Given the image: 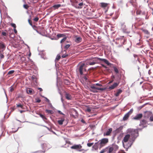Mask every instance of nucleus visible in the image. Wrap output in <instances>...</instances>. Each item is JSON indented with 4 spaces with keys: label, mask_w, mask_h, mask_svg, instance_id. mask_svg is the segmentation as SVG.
<instances>
[{
    "label": "nucleus",
    "mask_w": 153,
    "mask_h": 153,
    "mask_svg": "<svg viewBox=\"0 0 153 153\" xmlns=\"http://www.w3.org/2000/svg\"><path fill=\"white\" fill-rule=\"evenodd\" d=\"M119 82L118 83H114L112 85L109 87L108 89L110 90H112L114 89L115 88L117 87L119 85Z\"/></svg>",
    "instance_id": "obj_13"
},
{
    "label": "nucleus",
    "mask_w": 153,
    "mask_h": 153,
    "mask_svg": "<svg viewBox=\"0 0 153 153\" xmlns=\"http://www.w3.org/2000/svg\"><path fill=\"white\" fill-rule=\"evenodd\" d=\"M14 90V88L13 87V85H12L11 87L9 88V91L11 92H12Z\"/></svg>",
    "instance_id": "obj_35"
},
{
    "label": "nucleus",
    "mask_w": 153,
    "mask_h": 153,
    "mask_svg": "<svg viewBox=\"0 0 153 153\" xmlns=\"http://www.w3.org/2000/svg\"><path fill=\"white\" fill-rule=\"evenodd\" d=\"M127 132L128 134H138V129H134L132 128L128 129Z\"/></svg>",
    "instance_id": "obj_5"
},
{
    "label": "nucleus",
    "mask_w": 153,
    "mask_h": 153,
    "mask_svg": "<svg viewBox=\"0 0 153 153\" xmlns=\"http://www.w3.org/2000/svg\"><path fill=\"white\" fill-rule=\"evenodd\" d=\"M39 20V18L38 17H36L34 19V20L35 22H37Z\"/></svg>",
    "instance_id": "obj_49"
},
{
    "label": "nucleus",
    "mask_w": 153,
    "mask_h": 153,
    "mask_svg": "<svg viewBox=\"0 0 153 153\" xmlns=\"http://www.w3.org/2000/svg\"><path fill=\"white\" fill-rule=\"evenodd\" d=\"M95 85L96 86H102V85L101 84L98 83L95 84Z\"/></svg>",
    "instance_id": "obj_55"
},
{
    "label": "nucleus",
    "mask_w": 153,
    "mask_h": 153,
    "mask_svg": "<svg viewBox=\"0 0 153 153\" xmlns=\"http://www.w3.org/2000/svg\"><path fill=\"white\" fill-rule=\"evenodd\" d=\"M4 31H2L1 33V34L2 36H6L7 35H8V34L7 33V30H5Z\"/></svg>",
    "instance_id": "obj_23"
},
{
    "label": "nucleus",
    "mask_w": 153,
    "mask_h": 153,
    "mask_svg": "<svg viewBox=\"0 0 153 153\" xmlns=\"http://www.w3.org/2000/svg\"><path fill=\"white\" fill-rule=\"evenodd\" d=\"M93 60L95 62L96 64L100 63L101 62H103L107 64L108 65H109L111 64L109 62L108 60L100 58L98 57H95L94 58Z\"/></svg>",
    "instance_id": "obj_2"
},
{
    "label": "nucleus",
    "mask_w": 153,
    "mask_h": 153,
    "mask_svg": "<svg viewBox=\"0 0 153 153\" xmlns=\"http://www.w3.org/2000/svg\"><path fill=\"white\" fill-rule=\"evenodd\" d=\"M42 57L44 59H47V58L46 57H44V56H42Z\"/></svg>",
    "instance_id": "obj_64"
},
{
    "label": "nucleus",
    "mask_w": 153,
    "mask_h": 153,
    "mask_svg": "<svg viewBox=\"0 0 153 153\" xmlns=\"http://www.w3.org/2000/svg\"><path fill=\"white\" fill-rule=\"evenodd\" d=\"M150 120L151 121H153V115L150 117Z\"/></svg>",
    "instance_id": "obj_52"
},
{
    "label": "nucleus",
    "mask_w": 153,
    "mask_h": 153,
    "mask_svg": "<svg viewBox=\"0 0 153 153\" xmlns=\"http://www.w3.org/2000/svg\"><path fill=\"white\" fill-rule=\"evenodd\" d=\"M23 7L25 9H27L29 8V6L27 4H24L23 5Z\"/></svg>",
    "instance_id": "obj_32"
},
{
    "label": "nucleus",
    "mask_w": 153,
    "mask_h": 153,
    "mask_svg": "<svg viewBox=\"0 0 153 153\" xmlns=\"http://www.w3.org/2000/svg\"><path fill=\"white\" fill-rule=\"evenodd\" d=\"M65 97L68 100H70L71 99V95L68 93H66L65 94Z\"/></svg>",
    "instance_id": "obj_22"
},
{
    "label": "nucleus",
    "mask_w": 153,
    "mask_h": 153,
    "mask_svg": "<svg viewBox=\"0 0 153 153\" xmlns=\"http://www.w3.org/2000/svg\"><path fill=\"white\" fill-rule=\"evenodd\" d=\"M18 130V129L15 130V131H13V130H12V131H11V132L13 133H14L16 131H17V130Z\"/></svg>",
    "instance_id": "obj_63"
},
{
    "label": "nucleus",
    "mask_w": 153,
    "mask_h": 153,
    "mask_svg": "<svg viewBox=\"0 0 153 153\" xmlns=\"http://www.w3.org/2000/svg\"><path fill=\"white\" fill-rule=\"evenodd\" d=\"M86 111L88 112H90L91 111V110L89 108H88L86 109Z\"/></svg>",
    "instance_id": "obj_58"
},
{
    "label": "nucleus",
    "mask_w": 153,
    "mask_h": 153,
    "mask_svg": "<svg viewBox=\"0 0 153 153\" xmlns=\"http://www.w3.org/2000/svg\"><path fill=\"white\" fill-rule=\"evenodd\" d=\"M28 21L30 25L31 26H32L33 24L32 22L30 19H28Z\"/></svg>",
    "instance_id": "obj_54"
},
{
    "label": "nucleus",
    "mask_w": 153,
    "mask_h": 153,
    "mask_svg": "<svg viewBox=\"0 0 153 153\" xmlns=\"http://www.w3.org/2000/svg\"><path fill=\"white\" fill-rule=\"evenodd\" d=\"M53 113H54L53 111L48 110V113H50L51 114H53Z\"/></svg>",
    "instance_id": "obj_51"
},
{
    "label": "nucleus",
    "mask_w": 153,
    "mask_h": 153,
    "mask_svg": "<svg viewBox=\"0 0 153 153\" xmlns=\"http://www.w3.org/2000/svg\"><path fill=\"white\" fill-rule=\"evenodd\" d=\"M122 92V91L120 89H118L117 93H116L115 95L116 97H118L119 95Z\"/></svg>",
    "instance_id": "obj_20"
},
{
    "label": "nucleus",
    "mask_w": 153,
    "mask_h": 153,
    "mask_svg": "<svg viewBox=\"0 0 153 153\" xmlns=\"http://www.w3.org/2000/svg\"><path fill=\"white\" fill-rule=\"evenodd\" d=\"M94 11L95 10H94L93 9H90L89 10L88 9L87 11V12H88V13L87 14L89 16H91L92 15H93V12H94Z\"/></svg>",
    "instance_id": "obj_16"
},
{
    "label": "nucleus",
    "mask_w": 153,
    "mask_h": 153,
    "mask_svg": "<svg viewBox=\"0 0 153 153\" xmlns=\"http://www.w3.org/2000/svg\"><path fill=\"white\" fill-rule=\"evenodd\" d=\"M61 6V5L60 4L55 5L51 7L49 9H48V12L49 11V10H51V11L50 12H51V11L57 9Z\"/></svg>",
    "instance_id": "obj_7"
},
{
    "label": "nucleus",
    "mask_w": 153,
    "mask_h": 153,
    "mask_svg": "<svg viewBox=\"0 0 153 153\" xmlns=\"http://www.w3.org/2000/svg\"><path fill=\"white\" fill-rule=\"evenodd\" d=\"M68 56V54H66V55L63 54L62 56V57L63 58H64Z\"/></svg>",
    "instance_id": "obj_47"
},
{
    "label": "nucleus",
    "mask_w": 153,
    "mask_h": 153,
    "mask_svg": "<svg viewBox=\"0 0 153 153\" xmlns=\"http://www.w3.org/2000/svg\"><path fill=\"white\" fill-rule=\"evenodd\" d=\"M71 1L72 5L74 7L76 5H77V4L80 2L79 1H78L77 0H71Z\"/></svg>",
    "instance_id": "obj_15"
},
{
    "label": "nucleus",
    "mask_w": 153,
    "mask_h": 153,
    "mask_svg": "<svg viewBox=\"0 0 153 153\" xmlns=\"http://www.w3.org/2000/svg\"><path fill=\"white\" fill-rule=\"evenodd\" d=\"M67 39V38L66 37H64L63 39H62L61 41H60V43H61L65 41L66 40V39Z\"/></svg>",
    "instance_id": "obj_36"
},
{
    "label": "nucleus",
    "mask_w": 153,
    "mask_h": 153,
    "mask_svg": "<svg viewBox=\"0 0 153 153\" xmlns=\"http://www.w3.org/2000/svg\"><path fill=\"white\" fill-rule=\"evenodd\" d=\"M40 116L41 118H42L43 120H44V121L46 122L45 120H47V118L44 115L42 114H40Z\"/></svg>",
    "instance_id": "obj_24"
},
{
    "label": "nucleus",
    "mask_w": 153,
    "mask_h": 153,
    "mask_svg": "<svg viewBox=\"0 0 153 153\" xmlns=\"http://www.w3.org/2000/svg\"><path fill=\"white\" fill-rule=\"evenodd\" d=\"M141 123L142 124V123H143V124H146V121L145 120H142V121H141Z\"/></svg>",
    "instance_id": "obj_50"
},
{
    "label": "nucleus",
    "mask_w": 153,
    "mask_h": 153,
    "mask_svg": "<svg viewBox=\"0 0 153 153\" xmlns=\"http://www.w3.org/2000/svg\"><path fill=\"white\" fill-rule=\"evenodd\" d=\"M85 65V64L84 63H82L81 64V65H80L79 67V71L80 74L81 75H82L83 74L82 70L83 69V68L84 66Z\"/></svg>",
    "instance_id": "obj_11"
},
{
    "label": "nucleus",
    "mask_w": 153,
    "mask_h": 153,
    "mask_svg": "<svg viewBox=\"0 0 153 153\" xmlns=\"http://www.w3.org/2000/svg\"><path fill=\"white\" fill-rule=\"evenodd\" d=\"M65 120L64 116L62 117L60 120H58V123L59 124L61 125L63 124V122Z\"/></svg>",
    "instance_id": "obj_17"
},
{
    "label": "nucleus",
    "mask_w": 153,
    "mask_h": 153,
    "mask_svg": "<svg viewBox=\"0 0 153 153\" xmlns=\"http://www.w3.org/2000/svg\"><path fill=\"white\" fill-rule=\"evenodd\" d=\"M40 95L42 97H44L45 99H46V101H48V99L47 98V97H45L44 96H42V95H41V94H40Z\"/></svg>",
    "instance_id": "obj_59"
},
{
    "label": "nucleus",
    "mask_w": 153,
    "mask_h": 153,
    "mask_svg": "<svg viewBox=\"0 0 153 153\" xmlns=\"http://www.w3.org/2000/svg\"><path fill=\"white\" fill-rule=\"evenodd\" d=\"M81 121L83 123L86 124V122H85V121L84 120L82 119L81 120Z\"/></svg>",
    "instance_id": "obj_60"
},
{
    "label": "nucleus",
    "mask_w": 153,
    "mask_h": 153,
    "mask_svg": "<svg viewBox=\"0 0 153 153\" xmlns=\"http://www.w3.org/2000/svg\"><path fill=\"white\" fill-rule=\"evenodd\" d=\"M10 25L11 26L14 28H16V26L15 24L11 23Z\"/></svg>",
    "instance_id": "obj_39"
},
{
    "label": "nucleus",
    "mask_w": 153,
    "mask_h": 153,
    "mask_svg": "<svg viewBox=\"0 0 153 153\" xmlns=\"http://www.w3.org/2000/svg\"><path fill=\"white\" fill-rule=\"evenodd\" d=\"M114 71L117 73H118L119 72L118 69L116 67H113Z\"/></svg>",
    "instance_id": "obj_30"
},
{
    "label": "nucleus",
    "mask_w": 153,
    "mask_h": 153,
    "mask_svg": "<svg viewBox=\"0 0 153 153\" xmlns=\"http://www.w3.org/2000/svg\"><path fill=\"white\" fill-rule=\"evenodd\" d=\"M93 148L95 149H97L98 148V145L97 143H96L93 146Z\"/></svg>",
    "instance_id": "obj_26"
},
{
    "label": "nucleus",
    "mask_w": 153,
    "mask_h": 153,
    "mask_svg": "<svg viewBox=\"0 0 153 153\" xmlns=\"http://www.w3.org/2000/svg\"><path fill=\"white\" fill-rule=\"evenodd\" d=\"M143 116V115L142 114H140L137 115L135 117H134V119L135 120H139Z\"/></svg>",
    "instance_id": "obj_14"
},
{
    "label": "nucleus",
    "mask_w": 153,
    "mask_h": 153,
    "mask_svg": "<svg viewBox=\"0 0 153 153\" xmlns=\"http://www.w3.org/2000/svg\"><path fill=\"white\" fill-rule=\"evenodd\" d=\"M123 128V126H120L116 130L115 133H120V134H123V133H122V130Z\"/></svg>",
    "instance_id": "obj_10"
},
{
    "label": "nucleus",
    "mask_w": 153,
    "mask_h": 153,
    "mask_svg": "<svg viewBox=\"0 0 153 153\" xmlns=\"http://www.w3.org/2000/svg\"><path fill=\"white\" fill-rule=\"evenodd\" d=\"M95 64H96V63L94 62V60H93V62H90L89 63V64L90 65H94Z\"/></svg>",
    "instance_id": "obj_43"
},
{
    "label": "nucleus",
    "mask_w": 153,
    "mask_h": 153,
    "mask_svg": "<svg viewBox=\"0 0 153 153\" xmlns=\"http://www.w3.org/2000/svg\"><path fill=\"white\" fill-rule=\"evenodd\" d=\"M38 89L40 91H42V89L41 88H38Z\"/></svg>",
    "instance_id": "obj_61"
},
{
    "label": "nucleus",
    "mask_w": 153,
    "mask_h": 153,
    "mask_svg": "<svg viewBox=\"0 0 153 153\" xmlns=\"http://www.w3.org/2000/svg\"><path fill=\"white\" fill-rule=\"evenodd\" d=\"M96 86V85L95 84H92L91 85L90 87V90L91 91L94 93H97L98 92L97 90L101 91H103L104 90V89L103 88L97 87Z\"/></svg>",
    "instance_id": "obj_3"
},
{
    "label": "nucleus",
    "mask_w": 153,
    "mask_h": 153,
    "mask_svg": "<svg viewBox=\"0 0 153 153\" xmlns=\"http://www.w3.org/2000/svg\"><path fill=\"white\" fill-rule=\"evenodd\" d=\"M71 148L72 149H80L82 148V146L80 145H75L71 147Z\"/></svg>",
    "instance_id": "obj_9"
},
{
    "label": "nucleus",
    "mask_w": 153,
    "mask_h": 153,
    "mask_svg": "<svg viewBox=\"0 0 153 153\" xmlns=\"http://www.w3.org/2000/svg\"><path fill=\"white\" fill-rule=\"evenodd\" d=\"M83 79L85 81H87L88 80V78L86 76H84L83 77Z\"/></svg>",
    "instance_id": "obj_48"
},
{
    "label": "nucleus",
    "mask_w": 153,
    "mask_h": 153,
    "mask_svg": "<svg viewBox=\"0 0 153 153\" xmlns=\"http://www.w3.org/2000/svg\"><path fill=\"white\" fill-rule=\"evenodd\" d=\"M37 78H35V79H34V80L33 79L32 81H33V82H35V83L36 84H37Z\"/></svg>",
    "instance_id": "obj_56"
},
{
    "label": "nucleus",
    "mask_w": 153,
    "mask_h": 153,
    "mask_svg": "<svg viewBox=\"0 0 153 153\" xmlns=\"http://www.w3.org/2000/svg\"><path fill=\"white\" fill-rule=\"evenodd\" d=\"M107 149V148H106V149L102 150L100 152V153H104L106 151Z\"/></svg>",
    "instance_id": "obj_44"
},
{
    "label": "nucleus",
    "mask_w": 153,
    "mask_h": 153,
    "mask_svg": "<svg viewBox=\"0 0 153 153\" xmlns=\"http://www.w3.org/2000/svg\"><path fill=\"white\" fill-rule=\"evenodd\" d=\"M37 78V77L35 75H33L31 76V79H32V80L33 79L34 80V79H35V78Z\"/></svg>",
    "instance_id": "obj_41"
},
{
    "label": "nucleus",
    "mask_w": 153,
    "mask_h": 153,
    "mask_svg": "<svg viewBox=\"0 0 153 153\" xmlns=\"http://www.w3.org/2000/svg\"><path fill=\"white\" fill-rule=\"evenodd\" d=\"M65 83L67 85H69L70 84V82L68 81V80H65Z\"/></svg>",
    "instance_id": "obj_46"
},
{
    "label": "nucleus",
    "mask_w": 153,
    "mask_h": 153,
    "mask_svg": "<svg viewBox=\"0 0 153 153\" xmlns=\"http://www.w3.org/2000/svg\"><path fill=\"white\" fill-rule=\"evenodd\" d=\"M82 41V38L80 37H79L78 36H76L75 37V42L77 43L81 42Z\"/></svg>",
    "instance_id": "obj_12"
},
{
    "label": "nucleus",
    "mask_w": 153,
    "mask_h": 153,
    "mask_svg": "<svg viewBox=\"0 0 153 153\" xmlns=\"http://www.w3.org/2000/svg\"><path fill=\"white\" fill-rule=\"evenodd\" d=\"M13 30H14V32L15 33H17V30H16V28H14L13 29Z\"/></svg>",
    "instance_id": "obj_62"
},
{
    "label": "nucleus",
    "mask_w": 153,
    "mask_h": 153,
    "mask_svg": "<svg viewBox=\"0 0 153 153\" xmlns=\"http://www.w3.org/2000/svg\"><path fill=\"white\" fill-rule=\"evenodd\" d=\"M28 62H30L31 64H33V61L31 59H30L29 57H28Z\"/></svg>",
    "instance_id": "obj_37"
},
{
    "label": "nucleus",
    "mask_w": 153,
    "mask_h": 153,
    "mask_svg": "<svg viewBox=\"0 0 153 153\" xmlns=\"http://www.w3.org/2000/svg\"><path fill=\"white\" fill-rule=\"evenodd\" d=\"M114 150V148L112 147H110L109 148L108 150V153H111Z\"/></svg>",
    "instance_id": "obj_28"
},
{
    "label": "nucleus",
    "mask_w": 153,
    "mask_h": 153,
    "mask_svg": "<svg viewBox=\"0 0 153 153\" xmlns=\"http://www.w3.org/2000/svg\"><path fill=\"white\" fill-rule=\"evenodd\" d=\"M36 102L38 103H40L41 101V100L39 98H37L36 99Z\"/></svg>",
    "instance_id": "obj_40"
},
{
    "label": "nucleus",
    "mask_w": 153,
    "mask_h": 153,
    "mask_svg": "<svg viewBox=\"0 0 153 153\" xmlns=\"http://www.w3.org/2000/svg\"><path fill=\"white\" fill-rule=\"evenodd\" d=\"M15 71L14 70H11L9 71L7 73V75H10L14 73Z\"/></svg>",
    "instance_id": "obj_34"
},
{
    "label": "nucleus",
    "mask_w": 153,
    "mask_h": 153,
    "mask_svg": "<svg viewBox=\"0 0 153 153\" xmlns=\"http://www.w3.org/2000/svg\"><path fill=\"white\" fill-rule=\"evenodd\" d=\"M133 111V110L131 109L130 111L127 113L123 117V120H127L129 116L132 113Z\"/></svg>",
    "instance_id": "obj_6"
},
{
    "label": "nucleus",
    "mask_w": 153,
    "mask_h": 153,
    "mask_svg": "<svg viewBox=\"0 0 153 153\" xmlns=\"http://www.w3.org/2000/svg\"><path fill=\"white\" fill-rule=\"evenodd\" d=\"M64 35L63 34H58L57 35V36L58 38H59L64 36Z\"/></svg>",
    "instance_id": "obj_29"
},
{
    "label": "nucleus",
    "mask_w": 153,
    "mask_h": 153,
    "mask_svg": "<svg viewBox=\"0 0 153 153\" xmlns=\"http://www.w3.org/2000/svg\"><path fill=\"white\" fill-rule=\"evenodd\" d=\"M100 4L101 7L102 8H105L108 5V4L105 3H101Z\"/></svg>",
    "instance_id": "obj_21"
},
{
    "label": "nucleus",
    "mask_w": 153,
    "mask_h": 153,
    "mask_svg": "<svg viewBox=\"0 0 153 153\" xmlns=\"http://www.w3.org/2000/svg\"><path fill=\"white\" fill-rule=\"evenodd\" d=\"M48 108L49 107H51V108H54L53 107V106H52V105L49 102V101L48 100Z\"/></svg>",
    "instance_id": "obj_45"
},
{
    "label": "nucleus",
    "mask_w": 153,
    "mask_h": 153,
    "mask_svg": "<svg viewBox=\"0 0 153 153\" xmlns=\"http://www.w3.org/2000/svg\"><path fill=\"white\" fill-rule=\"evenodd\" d=\"M5 46L4 44L2 43H0V48L2 49L5 48Z\"/></svg>",
    "instance_id": "obj_25"
},
{
    "label": "nucleus",
    "mask_w": 153,
    "mask_h": 153,
    "mask_svg": "<svg viewBox=\"0 0 153 153\" xmlns=\"http://www.w3.org/2000/svg\"><path fill=\"white\" fill-rule=\"evenodd\" d=\"M41 146L42 149L44 150V151H42L41 150H39L37 151H36L35 152H32V153H44L45 152V148L46 146V144L45 143H42L41 144Z\"/></svg>",
    "instance_id": "obj_4"
},
{
    "label": "nucleus",
    "mask_w": 153,
    "mask_h": 153,
    "mask_svg": "<svg viewBox=\"0 0 153 153\" xmlns=\"http://www.w3.org/2000/svg\"><path fill=\"white\" fill-rule=\"evenodd\" d=\"M141 12V11L138 10L136 12V14L137 15H140V14Z\"/></svg>",
    "instance_id": "obj_53"
},
{
    "label": "nucleus",
    "mask_w": 153,
    "mask_h": 153,
    "mask_svg": "<svg viewBox=\"0 0 153 153\" xmlns=\"http://www.w3.org/2000/svg\"><path fill=\"white\" fill-rule=\"evenodd\" d=\"M83 3L82 2L79 3L77 5H76L75 6L76 8H82L81 6L83 5Z\"/></svg>",
    "instance_id": "obj_18"
},
{
    "label": "nucleus",
    "mask_w": 153,
    "mask_h": 153,
    "mask_svg": "<svg viewBox=\"0 0 153 153\" xmlns=\"http://www.w3.org/2000/svg\"><path fill=\"white\" fill-rule=\"evenodd\" d=\"M60 58H61L60 56V55L58 54L57 55L56 57V60L57 61H58L60 59Z\"/></svg>",
    "instance_id": "obj_33"
},
{
    "label": "nucleus",
    "mask_w": 153,
    "mask_h": 153,
    "mask_svg": "<svg viewBox=\"0 0 153 153\" xmlns=\"http://www.w3.org/2000/svg\"><path fill=\"white\" fill-rule=\"evenodd\" d=\"M94 143H87V146L88 147H91V146H92L93 144Z\"/></svg>",
    "instance_id": "obj_38"
},
{
    "label": "nucleus",
    "mask_w": 153,
    "mask_h": 153,
    "mask_svg": "<svg viewBox=\"0 0 153 153\" xmlns=\"http://www.w3.org/2000/svg\"><path fill=\"white\" fill-rule=\"evenodd\" d=\"M16 105L17 107H20L22 109H23V105H21L20 103L17 104H16Z\"/></svg>",
    "instance_id": "obj_27"
},
{
    "label": "nucleus",
    "mask_w": 153,
    "mask_h": 153,
    "mask_svg": "<svg viewBox=\"0 0 153 153\" xmlns=\"http://www.w3.org/2000/svg\"><path fill=\"white\" fill-rule=\"evenodd\" d=\"M108 142V140L107 138H104L102 140L101 142V144H105L107 143Z\"/></svg>",
    "instance_id": "obj_19"
},
{
    "label": "nucleus",
    "mask_w": 153,
    "mask_h": 153,
    "mask_svg": "<svg viewBox=\"0 0 153 153\" xmlns=\"http://www.w3.org/2000/svg\"><path fill=\"white\" fill-rule=\"evenodd\" d=\"M134 135L131 134L130 136V134H126L125 136L122 141L123 146L125 148L127 149L131 146L135 139Z\"/></svg>",
    "instance_id": "obj_1"
},
{
    "label": "nucleus",
    "mask_w": 153,
    "mask_h": 153,
    "mask_svg": "<svg viewBox=\"0 0 153 153\" xmlns=\"http://www.w3.org/2000/svg\"><path fill=\"white\" fill-rule=\"evenodd\" d=\"M27 93L29 94L32 95L34 93V91L31 88H28L26 89Z\"/></svg>",
    "instance_id": "obj_8"
},
{
    "label": "nucleus",
    "mask_w": 153,
    "mask_h": 153,
    "mask_svg": "<svg viewBox=\"0 0 153 153\" xmlns=\"http://www.w3.org/2000/svg\"><path fill=\"white\" fill-rule=\"evenodd\" d=\"M70 46V45L69 44H67L65 45V48L66 49L68 48Z\"/></svg>",
    "instance_id": "obj_42"
},
{
    "label": "nucleus",
    "mask_w": 153,
    "mask_h": 153,
    "mask_svg": "<svg viewBox=\"0 0 153 153\" xmlns=\"http://www.w3.org/2000/svg\"><path fill=\"white\" fill-rule=\"evenodd\" d=\"M58 112L59 113L61 114H62L63 115H65V114L63 113L61 111H58Z\"/></svg>",
    "instance_id": "obj_57"
},
{
    "label": "nucleus",
    "mask_w": 153,
    "mask_h": 153,
    "mask_svg": "<svg viewBox=\"0 0 153 153\" xmlns=\"http://www.w3.org/2000/svg\"><path fill=\"white\" fill-rule=\"evenodd\" d=\"M112 130V128H109L108 131L106 133V134H110L111 133Z\"/></svg>",
    "instance_id": "obj_31"
}]
</instances>
